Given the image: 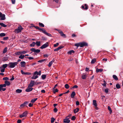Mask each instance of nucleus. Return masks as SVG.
Listing matches in <instances>:
<instances>
[{
  "instance_id": "nucleus-1",
  "label": "nucleus",
  "mask_w": 123,
  "mask_h": 123,
  "mask_svg": "<svg viewBox=\"0 0 123 123\" xmlns=\"http://www.w3.org/2000/svg\"><path fill=\"white\" fill-rule=\"evenodd\" d=\"M41 74V71H40L38 72L37 71H36L34 73L33 76L31 77V79H35L38 77L37 76L38 75L40 76Z\"/></svg>"
},
{
  "instance_id": "nucleus-2",
  "label": "nucleus",
  "mask_w": 123,
  "mask_h": 123,
  "mask_svg": "<svg viewBox=\"0 0 123 123\" xmlns=\"http://www.w3.org/2000/svg\"><path fill=\"white\" fill-rule=\"evenodd\" d=\"M88 44L85 42H83L81 43H75V46L78 47L79 46L80 47H83L85 46H87Z\"/></svg>"
},
{
  "instance_id": "nucleus-3",
  "label": "nucleus",
  "mask_w": 123,
  "mask_h": 123,
  "mask_svg": "<svg viewBox=\"0 0 123 123\" xmlns=\"http://www.w3.org/2000/svg\"><path fill=\"white\" fill-rule=\"evenodd\" d=\"M17 62H10L8 64V66L10 68H13L18 64Z\"/></svg>"
},
{
  "instance_id": "nucleus-4",
  "label": "nucleus",
  "mask_w": 123,
  "mask_h": 123,
  "mask_svg": "<svg viewBox=\"0 0 123 123\" xmlns=\"http://www.w3.org/2000/svg\"><path fill=\"white\" fill-rule=\"evenodd\" d=\"M23 28L21 26L19 25L18 27V28L16 29L14 31V32L16 33H18L21 32Z\"/></svg>"
},
{
  "instance_id": "nucleus-5",
  "label": "nucleus",
  "mask_w": 123,
  "mask_h": 123,
  "mask_svg": "<svg viewBox=\"0 0 123 123\" xmlns=\"http://www.w3.org/2000/svg\"><path fill=\"white\" fill-rule=\"evenodd\" d=\"M5 16V14H3L1 12H0V20H5L6 19Z\"/></svg>"
},
{
  "instance_id": "nucleus-6",
  "label": "nucleus",
  "mask_w": 123,
  "mask_h": 123,
  "mask_svg": "<svg viewBox=\"0 0 123 123\" xmlns=\"http://www.w3.org/2000/svg\"><path fill=\"white\" fill-rule=\"evenodd\" d=\"M49 43L47 42L44 44L42 45L40 48L42 49H44L48 47L49 46Z\"/></svg>"
},
{
  "instance_id": "nucleus-7",
  "label": "nucleus",
  "mask_w": 123,
  "mask_h": 123,
  "mask_svg": "<svg viewBox=\"0 0 123 123\" xmlns=\"http://www.w3.org/2000/svg\"><path fill=\"white\" fill-rule=\"evenodd\" d=\"M69 116L66 117L65 119L63 120V122L65 123H69L70 122V120L69 119Z\"/></svg>"
},
{
  "instance_id": "nucleus-8",
  "label": "nucleus",
  "mask_w": 123,
  "mask_h": 123,
  "mask_svg": "<svg viewBox=\"0 0 123 123\" xmlns=\"http://www.w3.org/2000/svg\"><path fill=\"white\" fill-rule=\"evenodd\" d=\"M36 83L35 81L33 80H31V81L30 84L28 86H30V87H32Z\"/></svg>"
},
{
  "instance_id": "nucleus-9",
  "label": "nucleus",
  "mask_w": 123,
  "mask_h": 123,
  "mask_svg": "<svg viewBox=\"0 0 123 123\" xmlns=\"http://www.w3.org/2000/svg\"><path fill=\"white\" fill-rule=\"evenodd\" d=\"M33 89V88H32L31 87H30V86L28 85L27 88L26 89L25 91L27 92H29L31 91Z\"/></svg>"
},
{
  "instance_id": "nucleus-10",
  "label": "nucleus",
  "mask_w": 123,
  "mask_h": 123,
  "mask_svg": "<svg viewBox=\"0 0 123 123\" xmlns=\"http://www.w3.org/2000/svg\"><path fill=\"white\" fill-rule=\"evenodd\" d=\"M27 111L24 112L22 114L20 115V117L21 118H22L25 117L27 115Z\"/></svg>"
},
{
  "instance_id": "nucleus-11",
  "label": "nucleus",
  "mask_w": 123,
  "mask_h": 123,
  "mask_svg": "<svg viewBox=\"0 0 123 123\" xmlns=\"http://www.w3.org/2000/svg\"><path fill=\"white\" fill-rule=\"evenodd\" d=\"M63 47L62 46H61L58 47V48L56 49H54V51H56L60 50V49L62 48Z\"/></svg>"
},
{
  "instance_id": "nucleus-12",
  "label": "nucleus",
  "mask_w": 123,
  "mask_h": 123,
  "mask_svg": "<svg viewBox=\"0 0 123 123\" xmlns=\"http://www.w3.org/2000/svg\"><path fill=\"white\" fill-rule=\"evenodd\" d=\"M20 64L21 65V67H25L26 63L24 61H23L21 62Z\"/></svg>"
},
{
  "instance_id": "nucleus-13",
  "label": "nucleus",
  "mask_w": 123,
  "mask_h": 123,
  "mask_svg": "<svg viewBox=\"0 0 123 123\" xmlns=\"http://www.w3.org/2000/svg\"><path fill=\"white\" fill-rule=\"evenodd\" d=\"M75 95V92L73 91L71 95V97L72 98H74Z\"/></svg>"
},
{
  "instance_id": "nucleus-14",
  "label": "nucleus",
  "mask_w": 123,
  "mask_h": 123,
  "mask_svg": "<svg viewBox=\"0 0 123 123\" xmlns=\"http://www.w3.org/2000/svg\"><path fill=\"white\" fill-rule=\"evenodd\" d=\"M87 76V75L86 74H83L81 76V78L83 79H86Z\"/></svg>"
},
{
  "instance_id": "nucleus-15",
  "label": "nucleus",
  "mask_w": 123,
  "mask_h": 123,
  "mask_svg": "<svg viewBox=\"0 0 123 123\" xmlns=\"http://www.w3.org/2000/svg\"><path fill=\"white\" fill-rule=\"evenodd\" d=\"M85 8H84V6H81V7L82 9H84L86 10H87L88 9V6L86 5V4L85 5Z\"/></svg>"
},
{
  "instance_id": "nucleus-16",
  "label": "nucleus",
  "mask_w": 123,
  "mask_h": 123,
  "mask_svg": "<svg viewBox=\"0 0 123 123\" xmlns=\"http://www.w3.org/2000/svg\"><path fill=\"white\" fill-rule=\"evenodd\" d=\"M93 105L94 106H97V103L96 101V100H93Z\"/></svg>"
},
{
  "instance_id": "nucleus-17",
  "label": "nucleus",
  "mask_w": 123,
  "mask_h": 123,
  "mask_svg": "<svg viewBox=\"0 0 123 123\" xmlns=\"http://www.w3.org/2000/svg\"><path fill=\"white\" fill-rule=\"evenodd\" d=\"M103 70L102 69L97 68L96 70V72L97 73H98L99 72H101Z\"/></svg>"
},
{
  "instance_id": "nucleus-18",
  "label": "nucleus",
  "mask_w": 123,
  "mask_h": 123,
  "mask_svg": "<svg viewBox=\"0 0 123 123\" xmlns=\"http://www.w3.org/2000/svg\"><path fill=\"white\" fill-rule=\"evenodd\" d=\"M22 91V90L21 89H18L16 90V92L18 93H21Z\"/></svg>"
},
{
  "instance_id": "nucleus-19",
  "label": "nucleus",
  "mask_w": 123,
  "mask_h": 123,
  "mask_svg": "<svg viewBox=\"0 0 123 123\" xmlns=\"http://www.w3.org/2000/svg\"><path fill=\"white\" fill-rule=\"evenodd\" d=\"M5 83L6 84V86H9L10 84V82L7 81H5Z\"/></svg>"
},
{
  "instance_id": "nucleus-20",
  "label": "nucleus",
  "mask_w": 123,
  "mask_h": 123,
  "mask_svg": "<svg viewBox=\"0 0 123 123\" xmlns=\"http://www.w3.org/2000/svg\"><path fill=\"white\" fill-rule=\"evenodd\" d=\"M79 110V109L78 108H76V109H75L74 110V113H76L77 112H78Z\"/></svg>"
},
{
  "instance_id": "nucleus-21",
  "label": "nucleus",
  "mask_w": 123,
  "mask_h": 123,
  "mask_svg": "<svg viewBox=\"0 0 123 123\" xmlns=\"http://www.w3.org/2000/svg\"><path fill=\"white\" fill-rule=\"evenodd\" d=\"M0 25L2 27H6L7 26L6 25L4 24L3 23H0Z\"/></svg>"
},
{
  "instance_id": "nucleus-22",
  "label": "nucleus",
  "mask_w": 123,
  "mask_h": 123,
  "mask_svg": "<svg viewBox=\"0 0 123 123\" xmlns=\"http://www.w3.org/2000/svg\"><path fill=\"white\" fill-rule=\"evenodd\" d=\"M108 109L110 111L109 113L110 114H111L112 112V111L110 107L109 106H108Z\"/></svg>"
},
{
  "instance_id": "nucleus-23",
  "label": "nucleus",
  "mask_w": 123,
  "mask_h": 123,
  "mask_svg": "<svg viewBox=\"0 0 123 123\" xmlns=\"http://www.w3.org/2000/svg\"><path fill=\"white\" fill-rule=\"evenodd\" d=\"M96 62V59L95 58H94L92 60L91 63L92 64H93Z\"/></svg>"
},
{
  "instance_id": "nucleus-24",
  "label": "nucleus",
  "mask_w": 123,
  "mask_h": 123,
  "mask_svg": "<svg viewBox=\"0 0 123 123\" xmlns=\"http://www.w3.org/2000/svg\"><path fill=\"white\" fill-rule=\"evenodd\" d=\"M74 51L73 50H70L68 52V54H71L72 53H74Z\"/></svg>"
},
{
  "instance_id": "nucleus-25",
  "label": "nucleus",
  "mask_w": 123,
  "mask_h": 123,
  "mask_svg": "<svg viewBox=\"0 0 123 123\" xmlns=\"http://www.w3.org/2000/svg\"><path fill=\"white\" fill-rule=\"evenodd\" d=\"M37 99V98H34L32 99L31 101V102L32 103H34Z\"/></svg>"
},
{
  "instance_id": "nucleus-26",
  "label": "nucleus",
  "mask_w": 123,
  "mask_h": 123,
  "mask_svg": "<svg viewBox=\"0 0 123 123\" xmlns=\"http://www.w3.org/2000/svg\"><path fill=\"white\" fill-rule=\"evenodd\" d=\"M113 78L115 80H118V78L117 76L115 75H114L113 76Z\"/></svg>"
},
{
  "instance_id": "nucleus-27",
  "label": "nucleus",
  "mask_w": 123,
  "mask_h": 123,
  "mask_svg": "<svg viewBox=\"0 0 123 123\" xmlns=\"http://www.w3.org/2000/svg\"><path fill=\"white\" fill-rule=\"evenodd\" d=\"M53 62H54L53 61H51L49 62L48 65V66L49 67H50L52 65Z\"/></svg>"
},
{
  "instance_id": "nucleus-28",
  "label": "nucleus",
  "mask_w": 123,
  "mask_h": 123,
  "mask_svg": "<svg viewBox=\"0 0 123 123\" xmlns=\"http://www.w3.org/2000/svg\"><path fill=\"white\" fill-rule=\"evenodd\" d=\"M36 43L35 42H33L31 43L30 45V46L31 47H34L35 44H36Z\"/></svg>"
},
{
  "instance_id": "nucleus-29",
  "label": "nucleus",
  "mask_w": 123,
  "mask_h": 123,
  "mask_svg": "<svg viewBox=\"0 0 123 123\" xmlns=\"http://www.w3.org/2000/svg\"><path fill=\"white\" fill-rule=\"evenodd\" d=\"M64 87L68 89L69 88V86L68 84H66L65 85Z\"/></svg>"
},
{
  "instance_id": "nucleus-30",
  "label": "nucleus",
  "mask_w": 123,
  "mask_h": 123,
  "mask_svg": "<svg viewBox=\"0 0 123 123\" xmlns=\"http://www.w3.org/2000/svg\"><path fill=\"white\" fill-rule=\"evenodd\" d=\"M39 30L40 31H41L42 32L44 33L46 31V30L44 29L43 28H40Z\"/></svg>"
},
{
  "instance_id": "nucleus-31",
  "label": "nucleus",
  "mask_w": 123,
  "mask_h": 123,
  "mask_svg": "<svg viewBox=\"0 0 123 123\" xmlns=\"http://www.w3.org/2000/svg\"><path fill=\"white\" fill-rule=\"evenodd\" d=\"M36 43V44L38 46H39L40 45V41H37Z\"/></svg>"
},
{
  "instance_id": "nucleus-32",
  "label": "nucleus",
  "mask_w": 123,
  "mask_h": 123,
  "mask_svg": "<svg viewBox=\"0 0 123 123\" xmlns=\"http://www.w3.org/2000/svg\"><path fill=\"white\" fill-rule=\"evenodd\" d=\"M44 34H46L48 36H49V37H52L50 33H48L46 31L45 32Z\"/></svg>"
},
{
  "instance_id": "nucleus-33",
  "label": "nucleus",
  "mask_w": 123,
  "mask_h": 123,
  "mask_svg": "<svg viewBox=\"0 0 123 123\" xmlns=\"http://www.w3.org/2000/svg\"><path fill=\"white\" fill-rule=\"evenodd\" d=\"M25 56L24 55H21L19 57V58L20 59H22L24 58Z\"/></svg>"
},
{
  "instance_id": "nucleus-34",
  "label": "nucleus",
  "mask_w": 123,
  "mask_h": 123,
  "mask_svg": "<svg viewBox=\"0 0 123 123\" xmlns=\"http://www.w3.org/2000/svg\"><path fill=\"white\" fill-rule=\"evenodd\" d=\"M6 84L5 83L3 84L0 85V87H6Z\"/></svg>"
},
{
  "instance_id": "nucleus-35",
  "label": "nucleus",
  "mask_w": 123,
  "mask_h": 123,
  "mask_svg": "<svg viewBox=\"0 0 123 123\" xmlns=\"http://www.w3.org/2000/svg\"><path fill=\"white\" fill-rule=\"evenodd\" d=\"M6 36V34L4 33H1L0 34V36L3 37Z\"/></svg>"
},
{
  "instance_id": "nucleus-36",
  "label": "nucleus",
  "mask_w": 123,
  "mask_h": 123,
  "mask_svg": "<svg viewBox=\"0 0 123 123\" xmlns=\"http://www.w3.org/2000/svg\"><path fill=\"white\" fill-rule=\"evenodd\" d=\"M7 65H8L7 64H3L2 65V68L5 69V68L7 67Z\"/></svg>"
},
{
  "instance_id": "nucleus-37",
  "label": "nucleus",
  "mask_w": 123,
  "mask_h": 123,
  "mask_svg": "<svg viewBox=\"0 0 123 123\" xmlns=\"http://www.w3.org/2000/svg\"><path fill=\"white\" fill-rule=\"evenodd\" d=\"M42 78L43 79H44L46 78V75H42Z\"/></svg>"
},
{
  "instance_id": "nucleus-38",
  "label": "nucleus",
  "mask_w": 123,
  "mask_h": 123,
  "mask_svg": "<svg viewBox=\"0 0 123 123\" xmlns=\"http://www.w3.org/2000/svg\"><path fill=\"white\" fill-rule=\"evenodd\" d=\"M7 47L5 48L4 49V50L3 51V53L4 54L6 52L7 50Z\"/></svg>"
},
{
  "instance_id": "nucleus-39",
  "label": "nucleus",
  "mask_w": 123,
  "mask_h": 123,
  "mask_svg": "<svg viewBox=\"0 0 123 123\" xmlns=\"http://www.w3.org/2000/svg\"><path fill=\"white\" fill-rule=\"evenodd\" d=\"M6 90L5 88H3V87H0V91H1L2 90L3 91H5Z\"/></svg>"
},
{
  "instance_id": "nucleus-40",
  "label": "nucleus",
  "mask_w": 123,
  "mask_h": 123,
  "mask_svg": "<svg viewBox=\"0 0 123 123\" xmlns=\"http://www.w3.org/2000/svg\"><path fill=\"white\" fill-rule=\"evenodd\" d=\"M116 87L117 89H119L120 88V85L119 84H117L116 85Z\"/></svg>"
},
{
  "instance_id": "nucleus-41",
  "label": "nucleus",
  "mask_w": 123,
  "mask_h": 123,
  "mask_svg": "<svg viewBox=\"0 0 123 123\" xmlns=\"http://www.w3.org/2000/svg\"><path fill=\"white\" fill-rule=\"evenodd\" d=\"M46 60L45 59H43L42 60H40L38 61V62L39 63H41V62H45Z\"/></svg>"
},
{
  "instance_id": "nucleus-42",
  "label": "nucleus",
  "mask_w": 123,
  "mask_h": 123,
  "mask_svg": "<svg viewBox=\"0 0 123 123\" xmlns=\"http://www.w3.org/2000/svg\"><path fill=\"white\" fill-rule=\"evenodd\" d=\"M0 68H1L0 71L2 73L4 72L5 69L4 68H2V67H0Z\"/></svg>"
},
{
  "instance_id": "nucleus-43",
  "label": "nucleus",
  "mask_w": 123,
  "mask_h": 123,
  "mask_svg": "<svg viewBox=\"0 0 123 123\" xmlns=\"http://www.w3.org/2000/svg\"><path fill=\"white\" fill-rule=\"evenodd\" d=\"M39 26L41 27H43L44 26V25L42 23H39Z\"/></svg>"
},
{
  "instance_id": "nucleus-44",
  "label": "nucleus",
  "mask_w": 123,
  "mask_h": 123,
  "mask_svg": "<svg viewBox=\"0 0 123 123\" xmlns=\"http://www.w3.org/2000/svg\"><path fill=\"white\" fill-rule=\"evenodd\" d=\"M109 92V89L108 88H106L105 89V92L106 93H107Z\"/></svg>"
},
{
  "instance_id": "nucleus-45",
  "label": "nucleus",
  "mask_w": 123,
  "mask_h": 123,
  "mask_svg": "<svg viewBox=\"0 0 123 123\" xmlns=\"http://www.w3.org/2000/svg\"><path fill=\"white\" fill-rule=\"evenodd\" d=\"M40 52V50L39 49H36L35 51V52L36 53H39Z\"/></svg>"
},
{
  "instance_id": "nucleus-46",
  "label": "nucleus",
  "mask_w": 123,
  "mask_h": 123,
  "mask_svg": "<svg viewBox=\"0 0 123 123\" xmlns=\"http://www.w3.org/2000/svg\"><path fill=\"white\" fill-rule=\"evenodd\" d=\"M55 120V119L53 117L51 119V123H53L54 122Z\"/></svg>"
},
{
  "instance_id": "nucleus-47",
  "label": "nucleus",
  "mask_w": 123,
  "mask_h": 123,
  "mask_svg": "<svg viewBox=\"0 0 123 123\" xmlns=\"http://www.w3.org/2000/svg\"><path fill=\"white\" fill-rule=\"evenodd\" d=\"M9 79L8 77H4L3 78V80H5L6 81H7V80H8Z\"/></svg>"
},
{
  "instance_id": "nucleus-48",
  "label": "nucleus",
  "mask_w": 123,
  "mask_h": 123,
  "mask_svg": "<svg viewBox=\"0 0 123 123\" xmlns=\"http://www.w3.org/2000/svg\"><path fill=\"white\" fill-rule=\"evenodd\" d=\"M60 34L63 37H65V34H64L62 32H61Z\"/></svg>"
},
{
  "instance_id": "nucleus-49",
  "label": "nucleus",
  "mask_w": 123,
  "mask_h": 123,
  "mask_svg": "<svg viewBox=\"0 0 123 123\" xmlns=\"http://www.w3.org/2000/svg\"><path fill=\"white\" fill-rule=\"evenodd\" d=\"M53 92L54 93H55L58 92V90L57 89H53Z\"/></svg>"
},
{
  "instance_id": "nucleus-50",
  "label": "nucleus",
  "mask_w": 123,
  "mask_h": 123,
  "mask_svg": "<svg viewBox=\"0 0 123 123\" xmlns=\"http://www.w3.org/2000/svg\"><path fill=\"white\" fill-rule=\"evenodd\" d=\"M21 55L27 53V51H23L21 52Z\"/></svg>"
},
{
  "instance_id": "nucleus-51",
  "label": "nucleus",
  "mask_w": 123,
  "mask_h": 123,
  "mask_svg": "<svg viewBox=\"0 0 123 123\" xmlns=\"http://www.w3.org/2000/svg\"><path fill=\"white\" fill-rule=\"evenodd\" d=\"M59 45V43H57L56 44H54V47H57V46H58Z\"/></svg>"
},
{
  "instance_id": "nucleus-52",
  "label": "nucleus",
  "mask_w": 123,
  "mask_h": 123,
  "mask_svg": "<svg viewBox=\"0 0 123 123\" xmlns=\"http://www.w3.org/2000/svg\"><path fill=\"white\" fill-rule=\"evenodd\" d=\"M76 118L74 116H73L71 118V120H74Z\"/></svg>"
},
{
  "instance_id": "nucleus-53",
  "label": "nucleus",
  "mask_w": 123,
  "mask_h": 123,
  "mask_svg": "<svg viewBox=\"0 0 123 123\" xmlns=\"http://www.w3.org/2000/svg\"><path fill=\"white\" fill-rule=\"evenodd\" d=\"M24 103V104L25 106H26V105L28 103V102L27 101H25Z\"/></svg>"
},
{
  "instance_id": "nucleus-54",
  "label": "nucleus",
  "mask_w": 123,
  "mask_h": 123,
  "mask_svg": "<svg viewBox=\"0 0 123 123\" xmlns=\"http://www.w3.org/2000/svg\"><path fill=\"white\" fill-rule=\"evenodd\" d=\"M21 72L22 74L25 75V72H24L22 70H21Z\"/></svg>"
},
{
  "instance_id": "nucleus-55",
  "label": "nucleus",
  "mask_w": 123,
  "mask_h": 123,
  "mask_svg": "<svg viewBox=\"0 0 123 123\" xmlns=\"http://www.w3.org/2000/svg\"><path fill=\"white\" fill-rule=\"evenodd\" d=\"M25 58H26V57H25ZM26 58H28L30 60H31L33 59V57H27Z\"/></svg>"
},
{
  "instance_id": "nucleus-56",
  "label": "nucleus",
  "mask_w": 123,
  "mask_h": 123,
  "mask_svg": "<svg viewBox=\"0 0 123 123\" xmlns=\"http://www.w3.org/2000/svg\"><path fill=\"white\" fill-rule=\"evenodd\" d=\"M16 54L17 55H21V52H18L16 53Z\"/></svg>"
},
{
  "instance_id": "nucleus-57",
  "label": "nucleus",
  "mask_w": 123,
  "mask_h": 123,
  "mask_svg": "<svg viewBox=\"0 0 123 123\" xmlns=\"http://www.w3.org/2000/svg\"><path fill=\"white\" fill-rule=\"evenodd\" d=\"M57 111V109L56 108H55L54 109V111L55 113Z\"/></svg>"
},
{
  "instance_id": "nucleus-58",
  "label": "nucleus",
  "mask_w": 123,
  "mask_h": 123,
  "mask_svg": "<svg viewBox=\"0 0 123 123\" xmlns=\"http://www.w3.org/2000/svg\"><path fill=\"white\" fill-rule=\"evenodd\" d=\"M8 39V37H5L3 38V39L4 40H6Z\"/></svg>"
},
{
  "instance_id": "nucleus-59",
  "label": "nucleus",
  "mask_w": 123,
  "mask_h": 123,
  "mask_svg": "<svg viewBox=\"0 0 123 123\" xmlns=\"http://www.w3.org/2000/svg\"><path fill=\"white\" fill-rule=\"evenodd\" d=\"M31 50L32 51L34 52L35 50V49L34 48H33L31 49Z\"/></svg>"
},
{
  "instance_id": "nucleus-60",
  "label": "nucleus",
  "mask_w": 123,
  "mask_h": 123,
  "mask_svg": "<svg viewBox=\"0 0 123 123\" xmlns=\"http://www.w3.org/2000/svg\"><path fill=\"white\" fill-rule=\"evenodd\" d=\"M104 81L105 82V83H104L103 84H102V85L103 86H104L105 87H106V83H105V81Z\"/></svg>"
},
{
  "instance_id": "nucleus-61",
  "label": "nucleus",
  "mask_w": 123,
  "mask_h": 123,
  "mask_svg": "<svg viewBox=\"0 0 123 123\" xmlns=\"http://www.w3.org/2000/svg\"><path fill=\"white\" fill-rule=\"evenodd\" d=\"M31 74L30 73H29L28 72H25V75H30Z\"/></svg>"
},
{
  "instance_id": "nucleus-62",
  "label": "nucleus",
  "mask_w": 123,
  "mask_h": 123,
  "mask_svg": "<svg viewBox=\"0 0 123 123\" xmlns=\"http://www.w3.org/2000/svg\"><path fill=\"white\" fill-rule=\"evenodd\" d=\"M25 106L24 103L21 104L20 105V106L22 107H23Z\"/></svg>"
},
{
  "instance_id": "nucleus-63",
  "label": "nucleus",
  "mask_w": 123,
  "mask_h": 123,
  "mask_svg": "<svg viewBox=\"0 0 123 123\" xmlns=\"http://www.w3.org/2000/svg\"><path fill=\"white\" fill-rule=\"evenodd\" d=\"M21 120H20L19 119L17 120V123H21Z\"/></svg>"
},
{
  "instance_id": "nucleus-64",
  "label": "nucleus",
  "mask_w": 123,
  "mask_h": 123,
  "mask_svg": "<svg viewBox=\"0 0 123 123\" xmlns=\"http://www.w3.org/2000/svg\"><path fill=\"white\" fill-rule=\"evenodd\" d=\"M33 105V104H32L31 103H30L29 105V107H31Z\"/></svg>"
}]
</instances>
